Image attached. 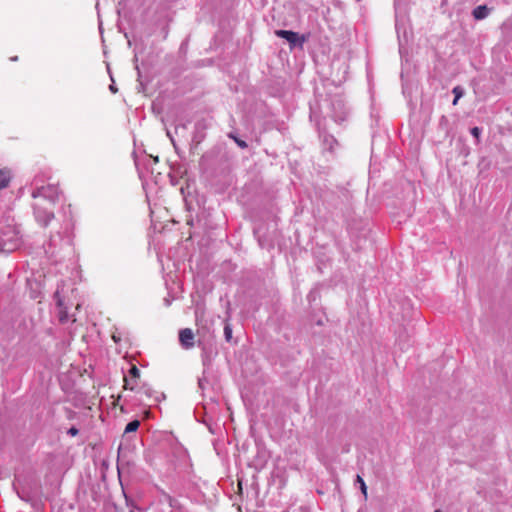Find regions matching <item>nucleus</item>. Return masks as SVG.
<instances>
[{"mask_svg":"<svg viewBox=\"0 0 512 512\" xmlns=\"http://www.w3.org/2000/svg\"><path fill=\"white\" fill-rule=\"evenodd\" d=\"M20 245L18 231L11 226H5L0 230V252L10 253Z\"/></svg>","mask_w":512,"mask_h":512,"instance_id":"nucleus-1","label":"nucleus"},{"mask_svg":"<svg viewBox=\"0 0 512 512\" xmlns=\"http://www.w3.org/2000/svg\"><path fill=\"white\" fill-rule=\"evenodd\" d=\"M330 111V117L338 124L344 122L349 114L344 100L339 96H334L331 99Z\"/></svg>","mask_w":512,"mask_h":512,"instance_id":"nucleus-2","label":"nucleus"},{"mask_svg":"<svg viewBox=\"0 0 512 512\" xmlns=\"http://www.w3.org/2000/svg\"><path fill=\"white\" fill-rule=\"evenodd\" d=\"M275 35L279 38L285 39L289 43L291 49L296 47L303 48V44L308 40V35H301L292 30H275Z\"/></svg>","mask_w":512,"mask_h":512,"instance_id":"nucleus-3","label":"nucleus"},{"mask_svg":"<svg viewBox=\"0 0 512 512\" xmlns=\"http://www.w3.org/2000/svg\"><path fill=\"white\" fill-rule=\"evenodd\" d=\"M32 197H42L49 200L51 203H54L58 198V190L52 185L38 187L32 192Z\"/></svg>","mask_w":512,"mask_h":512,"instance_id":"nucleus-4","label":"nucleus"},{"mask_svg":"<svg viewBox=\"0 0 512 512\" xmlns=\"http://www.w3.org/2000/svg\"><path fill=\"white\" fill-rule=\"evenodd\" d=\"M34 216L36 221L43 227H47L50 221L54 218L53 211H49L39 204L34 205Z\"/></svg>","mask_w":512,"mask_h":512,"instance_id":"nucleus-5","label":"nucleus"},{"mask_svg":"<svg viewBox=\"0 0 512 512\" xmlns=\"http://www.w3.org/2000/svg\"><path fill=\"white\" fill-rule=\"evenodd\" d=\"M316 127L319 133L320 138L322 139L323 145L329 150L332 151L335 144H337V140L333 135L327 133L326 128L322 126L320 120L316 122Z\"/></svg>","mask_w":512,"mask_h":512,"instance_id":"nucleus-6","label":"nucleus"},{"mask_svg":"<svg viewBox=\"0 0 512 512\" xmlns=\"http://www.w3.org/2000/svg\"><path fill=\"white\" fill-rule=\"evenodd\" d=\"M179 342L185 349L194 346V333L190 328H184L179 331Z\"/></svg>","mask_w":512,"mask_h":512,"instance_id":"nucleus-7","label":"nucleus"},{"mask_svg":"<svg viewBox=\"0 0 512 512\" xmlns=\"http://www.w3.org/2000/svg\"><path fill=\"white\" fill-rule=\"evenodd\" d=\"M231 319V308H230V302L227 303V309H226V316L224 319V338L226 342L228 343H234L237 344V340H233L232 337V325L230 323Z\"/></svg>","mask_w":512,"mask_h":512,"instance_id":"nucleus-8","label":"nucleus"},{"mask_svg":"<svg viewBox=\"0 0 512 512\" xmlns=\"http://www.w3.org/2000/svg\"><path fill=\"white\" fill-rule=\"evenodd\" d=\"M13 488L21 500H23L25 502L32 501V496H31L30 491L25 486H22L20 481H18V480L15 481L13 483Z\"/></svg>","mask_w":512,"mask_h":512,"instance_id":"nucleus-9","label":"nucleus"},{"mask_svg":"<svg viewBox=\"0 0 512 512\" xmlns=\"http://www.w3.org/2000/svg\"><path fill=\"white\" fill-rule=\"evenodd\" d=\"M490 11L491 8H489L487 5H479L473 9L472 16L475 20H483L488 17Z\"/></svg>","mask_w":512,"mask_h":512,"instance_id":"nucleus-10","label":"nucleus"},{"mask_svg":"<svg viewBox=\"0 0 512 512\" xmlns=\"http://www.w3.org/2000/svg\"><path fill=\"white\" fill-rule=\"evenodd\" d=\"M140 392L143 393L147 398H153L155 402H159L162 398H165L163 393H157L150 387L142 386Z\"/></svg>","mask_w":512,"mask_h":512,"instance_id":"nucleus-11","label":"nucleus"},{"mask_svg":"<svg viewBox=\"0 0 512 512\" xmlns=\"http://www.w3.org/2000/svg\"><path fill=\"white\" fill-rule=\"evenodd\" d=\"M227 136L234 140V142L240 147L241 149H246L248 147V144L246 141L240 139L235 131H231L227 134Z\"/></svg>","mask_w":512,"mask_h":512,"instance_id":"nucleus-12","label":"nucleus"},{"mask_svg":"<svg viewBox=\"0 0 512 512\" xmlns=\"http://www.w3.org/2000/svg\"><path fill=\"white\" fill-rule=\"evenodd\" d=\"M140 427V421L138 419H134L127 423L124 434L136 432L138 428Z\"/></svg>","mask_w":512,"mask_h":512,"instance_id":"nucleus-13","label":"nucleus"},{"mask_svg":"<svg viewBox=\"0 0 512 512\" xmlns=\"http://www.w3.org/2000/svg\"><path fill=\"white\" fill-rule=\"evenodd\" d=\"M10 177L7 172L0 170V190L8 186Z\"/></svg>","mask_w":512,"mask_h":512,"instance_id":"nucleus-14","label":"nucleus"},{"mask_svg":"<svg viewBox=\"0 0 512 512\" xmlns=\"http://www.w3.org/2000/svg\"><path fill=\"white\" fill-rule=\"evenodd\" d=\"M128 375L134 382H137V379L140 377V370L135 365H132L128 371Z\"/></svg>","mask_w":512,"mask_h":512,"instance_id":"nucleus-15","label":"nucleus"},{"mask_svg":"<svg viewBox=\"0 0 512 512\" xmlns=\"http://www.w3.org/2000/svg\"><path fill=\"white\" fill-rule=\"evenodd\" d=\"M471 135L476 139V143L478 144L480 142V135L482 133V129L480 127H472L470 129Z\"/></svg>","mask_w":512,"mask_h":512,"instance_id":"nucleus-16","label":"nucleus"},{"mask_svg":"<svg viewBox=\"0 0 512 512\" xmlns=\"http://www.w3.org/2000/svg\"><path fill=\"white\" fill-rule=\"evenodd\" d=\"M53 298H54V300H55V302H56V305H57V307H58L59 309L65 308V307H64V302H63V299H62V297H61V295H60L59 290H57V291L54 293Z\"/></svg>","mask_w":512,"mask_h":512,"instance_id":"nucleus-17","label":"nucleus"},{"mask_svg":"<svg viewBox=\"0 0 512 512\" xmlns=\"http://www.w3.org/2000/svg\"><path fill=\"white\" fill-rule=\"evenodd\" d=\"M452 93L454 94V96L456 97V99H460L463 97V95L465 94V90L463 87L461 86H455L452 90Z\"/></svg>","mask_w":512,"mask_h":512,"instance_id":"nucleus-18","label":"nucleus"},{"mask_svg":"<svg viewBox=\"0 0 512 512\" xmlns=\"http://www.w3.org/2000/svg\"><path fill=\"white\" fill-rule=\"evenodd\" d=\"M124 382H125V384H124L125 389H130V390H134L135 385L137 384V382H134L133 379L126 377V376H124Z\"/></svg>","mask_w":512,"mask_h":512,"instance_id":"nucleus-19","label":"nucleus"},{"mask_svg":"<svg viewBox=\"0 0 512 512\" xmlns=\"http://www.w3.org/2000/svg\"><path fill=\"white\" fill-rule=\"evenodd\" d=\"M356 482L359 483L361 492L366 497L367 496V486H366V483L364 482V480L362 479V477L357 475Z\"/></svg>","mask_w":512,"mask_h":512,"instance_id":"nucleus-20","label":"nucleus"},{"mask_svg":"<svg viewBox=\"0 0 512 512\" xmlns=\"http://www.w3.org/2000/svg\"><path fill=\"white\" fill-rule=\"evenodd\" d=\"M403 330H404V332H405L406 334H408V332H407V328H406V327H403ZM409 337H410V335H406V336H405V338H404V336L400 333V334H399V341H400V343H402V342L406 341V342H407L406 346L408 347V346L410 345V344H409Z\"/></svg>","mask_w":512,"mask_h":512,"instance_id":"nucleus-21","label":"nucleus"},{"mask_svg":"<svg viewBox=\"0 0 512 512\" xmlns=\"http://www.w3.org/2000/svg\"><path fill=\"white\" fill-rule=\"evenodd\" d=\"M60 322H65L67 320V311H66V307L65 308H62L60 309V318H59Z\"/></svg>","mask_w":512,"mask_h":512,"instance_id":"nucleus-22","label":"nucleus"},{"mask_svg":"<svg viewBox=\"0 0 512 512\" xmlns=\"http://www.w3.org/2000/svg\"><path fill=\"white\" fill-rule=\"evenodd\" d=\"M67 434L70 436H76L79 434V429L76 428L75 426H72L68 429Z\"/></svg>","mask_w":512,"mask_h":512,"instance_id":"nucleus-23","label":"nucleus"},{"mask_svg":"<svg viewBox=\"0 0 512 512\" xmlns=\"http://www.w3.org/2000/svg\"><path fill=\"white\" fill-rule=\"evenodd\" d=\"M207 382L206 378H199L198 379V386L201 390H204L205 383Z\"/></svg>","mask_w":512,"mask_h":512,"instance_id":"nucleus-24","label":"nucleus"},{"mask_svg":"<svg viewBox=\"0 0 512 512\" xmlns=\"http://www.w3.org/2000/svg\"><path fill=\"white\" fill-rule=\"evenodd\" d=\"M109 89H110V91H111L112 93H116V92H117V87H116L114 84H111V85L109 86Z\"/></svg>","mask_w":512,"mask_h":512,"instance_id":"nucleus-25","label":"nucleus"},{"mask_svg":"<svg viewBox=\"0 0 512 512\" xmlns=\"http://www.w3.org/2000/svg\"><path fill=\"white\" fill-rule=\"evenodd\" d=\"M167 136L171 139L173 145H175L174 139H173V137H172V135H171L169 130H167Z\"/></svg>","mask_w":512,"mask_h":512,"instance_id":"nucleus-26","label":"nucleus"},{"mask_svg":"<svg viewBox=\"0 0 512 512\" xmlns=\"http://www.w3.org/2000/svg\"><path fill=\"white\" fill-rule=\"evenodd\" d=\"M258 242H259L261 247H265L264 242L262 241L260 236L258 237Z\"/></svg>","mask_w":512,"mask_h":512,"instance_id":"nucleus-27","label":"nucleus"},{"mask_svg":"<svg viewBox=\"0 0 512 512\" xmlns=\"http://www.w3.org/2000/svg\"><path fill=\"white\" fill-rule=\"evenodd\" d=\"M458 101H459V99H456V97L454 96V99L452 101V105H454V106L457 105Z\"/></svg>","mask_w":512,"mask_h":512,"instance_id":"nucleus-28","label":"nucleus"},{"mask_svg":"<svg viewBox=\"0 0 512 512\" xmlns=\"http://www.w3.org/2000/svg\"><path fill=\"white\" fill-rule=\"evenodd\" d=\"M11 61H17L18 60V57L17 56H14V57H11L10 58Z\"/></svg>","mask_w":512,"mask_h":512,"instance_id":"nucleus-29","label":"nucleus"},{"mask_svg":"<svg viewBox=\"0 0 512 512\" xmlns=\"http://www.w3.org/2000/svg\"><path fill=\"white\" fill-rule=\"evenodd\" d=\"M443 121H447V119H446V117H445V116H442V117H441V122H443Z\"/></svg>","mask_w":512,"mask_h":512,"instance_id":"nucleus-30","label":"nucleus"},{"mask_svg":"<svg viewBox=\"0 0 512 512\" xmlns=\"http://www.w3.org/2000/svg\"><path fill=\"white\" fill-rule=\"evenodd\" d=\"M322 324H323V323H322V321H321V320L317 321V325H322Z\"/></svg>","mask_w":512,"mask_h":512,"instance_id":"nucleus-31","label":"nucleus"},{"mask_svg":"<svg viewBox=\"0 0 512 512\" xmlns=\"http://www.w3.org/2000/svg\"><path fill=\"white\" fill-rule=\"evenodd\" d=\"M434 512H442L440 509H436Z\"/></svg>","mask_w":512,"mask_h":512,"instance_id":"nucleus-32","label":"nucleus"},{"mask_svg":"<svg viewBox=\"0 0 512 512\" xmlns=\"http://www.w3.org/2000/svg\"><path fill=\"white\" fill-rule=\"evenodd\" d=\"M131 512H133V511H131Z\"/></svg>","mask_w":512,"mask_h":512,"instance_id":"nucleus-33","label":"nucleus"}]
</instances>
